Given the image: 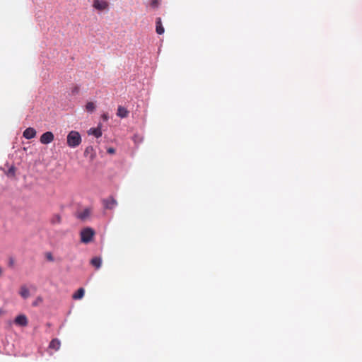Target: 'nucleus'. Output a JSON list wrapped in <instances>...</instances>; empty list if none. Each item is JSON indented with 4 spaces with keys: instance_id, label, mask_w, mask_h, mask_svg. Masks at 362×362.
Returning <instances> with one entry per match:
<instances>
[{
    "instance_id": "obj_2",
    "label": "nucleus",
    "mask_w": 362,
    "mask_h": 362,
    "mask_svg": "<svg viewBox=\"0 0 362 362\" xmlns=\"http://www.w3.org/2000/svg\"><path fill=\"white\" fill-rule=\"evenodd\" d=\"M95 235V231L91 228L87 227L83 228L81 233V241L83 243L88 244L93 240V238Z\"/></svg>"
},
{
    "instance_id": "obj_23",
    "label": "nucleus",
    "mask_w": 362,
    "mask_h": 362,
    "mask_svg": "<svg viewBox=\"0 0 362 362\" xmlns=\"http://www.w3.org/2000/svg\"><path fill=\"white\" fill-rule=\"evenodd\" d=\"M108 115L107 114L105 113L102 115V119L104 120V121H107L108 120Z\"/></svg>"
},
{
    "instance_id": "obj_5",
    "label": "nucleus",
    "mask_w": 362,
    "mask_h": 362,
    "mask_svg": "<svg viewBox=\"0 0 362 362\" xmlns=\"http://www.w3.org/2000/svg\"><path fill=\"white\" fill-rule=\"evenodd\" d=\"M15 323L19 326L25 327L28 324V318L25 315H19L15 319Z\"/></svg>"
},
{
    "instance_id": "obj_25",
    "label": "nucleus",
    "mask_w": 362,
    "mask_h": 362,
    "mask_svg": "<svg viewBox=\"0 0 362 362\" xmlns=\"http://www.w3.org/2000/svg\"><path fill=\"white\" fill-rule=\"evenodd\" d=\"M1 273H2V270H1V269L0 268V275L1 274Z\"/></svg>"
},
{
    "instance_id": "obj_10",
    "label": "nucleus",
    "mask_w": 362,
    "mask_h": 362,
    "mask_svg": "<svg viewBox=\"0 0 362 362\" xmlns=\"http://www.w3.org/2000/svg\"><path fill=\"white\" fill-rule=\"evenodd\" d=\"M88 134H92L95 136L96 138H99L102 136V131L100 127H98L97 128H90L88 132Z\"/></svg>"
},
{
    "instance_id": "obj_20",
    "label": "nucleus",
    "mask_w": 362,
    "mask_h": 362,
    "mask_svg": "<svg viewBox=\"0 0 362 362\" xmlns=\"http://www.w3.org/2000/svg\"><path fill=\"white\" fill-rule=\"evenodd\" d=\"M14 174H15V168H14L13 167H11V168L8 170L7 175H14Z\"/></svg>"
},
{
    "instance_id": "obj_16",
    "label": "nucleus",
    "mask_w": 362,
    "mask_h": 362,
    "mask_svg": "<svg viewBox=\"0 0 362 362\" xmlns=\"http://www.w3.org/2000/svg\"><path fill=\"white\" fill-rule=\"evenodd\" d=\"M95 109V105L93 102H88L86 105V110L88 112H92Z\"/></svg>"
},
{
    "instance_id": "obj_24",
    "label": "nucleus",
    "mask_w": 362,
    "mask_h": 362,
    "mask_svg": "<svg viewBox=\"0 0 362 362\" xmlns=\"http://www.w3.org/2000/svg\"><path fill=\"white\" fill-rule=\"evenodd\" d=\"M78 91H79V88H78V87H77V86H76V87L72 90V93H73L74 94H76V93H78Z\"/></svg>"
},
{
    "instance_id": "obj_3",
    "label": "nucleus",
    "mask_w": 362,
    "mask_h": 362,
    "mask_svg": "<svg viewBox=\"0 0 362 362\" xmlns=\"http://www.w3.org/2000/svg\"><path fill=\"white\" fill-rule=\"evenodd\" d=\"M93 7L98 11L109 10V2L106 0H93Z\"/></svg>"
},
{
    "instance_id": "obj_14",
    "label": "nucleus",
    "mask_w": 362,
    "mask_h": 362,
    "mask_svg": "<svg viewBox=\"0 0 362 362\" xmlns=\"http://www.w3.org/2000/svg\"><path fill=\"white\" fill-rule=\"evenodd\" d=\"M84 293L85 290L83 288H80L75 293H74L72 298L75 300L81 299L83 297Z\"/></svg>"
},
{
    "instance_id": "obj_7",
    "label": "nucleus",
    "mask_w": 362,
    "mask_h": 362,
    "mask_svg": "<svg viewBox=\"0 0 362 362\" xmlns=\"http://www.w3.org/2000/svg\"><path fill=\"white\" fill-rule=\"evenodd\" d=\"M23 135L25 139H30L35 136L36 131L33 127H28L23 132Z\"/></svg>"
},
{
    "instance_id": "obj_18",
    "label": "nucleus",
    "mask_w": 362,
    "mask_h": 362,
    "mask_svg": "<svg viewBox=\"0 0 362 362\" xmlns=\"http://www.w3.org/2000/svg\"><path fill=\"white\" fill-rule=\"evenodd\" d=\"M150 4L153 8H158L160 5V0H151Z\"/></svg>"
},
{
    "instance_id": "obj_19",
    "label": "nucleus",
    "mask_w": 362,
    "mask_h": 362,
    "mask_svg": "<svg viewBox=\"0 0 362 362\" xmlns=\"http://www.w3.org/2000/svg\"><path fill=\"white\" fill-rule=\"evenodd\" d=\"M42 302V298L39 296L36 298V300L33 303V306H37L40 303Z\"/></svg>"
},
{
    "instance_id": "obj_12",
    "label": "nucleus",
    "mask_w": 362,
    "mask_h": 362,
    "mask_svg": "<svg viewBox=\"0 0 362 362\" xmlns=\"http://www.w3.org/2000/svg\"><path fill=\"white\" fill-rule=\"evenodd\" d=\"M90 264L93 267H95L97 269H98L102 264V259L99 257H95L91 259Z\"/></svg>"
},
{
    "instance_id": "obj_9",
    "label": "nucleus",
    "mask_w": 362,
    "mask_h": 362,
    "mask_svg": "<svg viewBox=\"0 0 362 362\" xmlns=\"http://www.w3.org/2000/svg\"><path fill=\"white\" fill-rule=\"evenodd\" d=\"M156 33L158 34V35H162L164 33V28L162 25V22H161V18H156Z\"/></svg>"
},
{
    "instance_id": "obj_8",
    "label": "nucleus",
    "mask_w": 362,
    "mask_h": 362,
    "mask_svg": "<svg viewBox=\"0 0 362 362\" xmlns=\"http://www.w3.org/2000/svg\"><path fill=\"white\" fill-rule=\"evenodd\" d=\"M117 115L120 118L127 117L129 115V111L122 106H119L117 108Z\"/></svg>"
},
{
    "instance_id": "obj_11",
    "label": "nucleus",
    "mask_w": 362,
    "mask_h": 362,
    "mask_svg": "<svg viewBox=\"0 0 362 362\" xmlns=\"http://www.w3.org/2000/svg\"><path fill=\"white\" fill-rule=\"evenodd\" d=\"M61 343L59 339H54L51 341L49 345V348L54 349V351H58L60 348Z\"/></svg>"
},
{
    "instance_id": "obj_22",
    "label": "nucleus",
    "mask_w": 362,
    "mask_h": 362,
    "mask_svg": "<svg viewBox=\"0 0 362 362\" xmlns=\"http://www.w3.org/2000/svg\"><path fill=\"white\" fill-rule=\"evenodd\" d=\"M107 152L108 153L112 154V153H115V150L113 148H109L107 150Z\"/></svg>"
},
{
    "instance_id": "obj_15",
    "label": "nucleus",
    "mask_w": 362,
    "mask_h": 362,
    "mask_svg": "<svg viewBox=\"0 0 362 362\" xmlns=\"http://www.w3.org/2000/svg\"><path fill=\"white\" fill-rule=\"evenodd\" d=\"M90 213L91 211L89 209H86L79 214L78 218L81 220H85L90 215Z\"/></svg>"
},
{
    "instance_id": "obj_4",
    "label": "nucleus",
    "mask_w": 362,
    "mask_h": 362,
    "mask_svg": "<svg viewBox=\"0 0 362 362\" xmlns=\"http://www.w3.org/2000/svg\"><path fill=\"white\" fill-rule=\"evenodd\" d=\"M54 139V136L53 133L51 132H47L41 135L40 141L43 144H48L52 142Z\"/></svg>"
},
{
    "instance_id": "obj_6",
    "label": "nucleus",
    "mask_w": 362,
    "mask_h": 362,
    "mask_svg": "<svg viewBox=\"0 0 362 362\" xmlns=\"http://www.w3.org/2000/svg\"><path fill=\"white\" fill-rule=\"evenodd\" d=\"M103 204L106 209H112L117 206V202L113 197H109L103 201Z\"/></svg>"
},
{
    "instance_id": "obj_13",
    "label": "nucleus",
    "mask_w": 362,
    "mask_h": 362,
    "mask_svg": "<svg viewBox=\"0 0 362 362\" xmlns=\"http://www.w3.org/2000/svg\"><path fill=\"white\" fill-rule=\"evenodd\" d=\"M19 294L23 298H28L30 296V291L25 286H21L19 291Z\"/></svg>"
},
{
    "instance_id": "obj_21",
    "label": "nucleus",
    "mask_w": 362,
    "mask_h": 362,
    "mask_svg": "<svg viewBox=\"0 0 362 362\" xmlns=\"http://www.w3.org/2000/svg\"><path fill=\"white\" fill-rule=\"evenodd\" d=\"M47 259L48 260H49V261H53L54 260L53 257H52L51 253H47Z\"/></svg>"
},
{
    "instance_id": "obj_1",
    "label": "nucleus",
    "mask_w": 362,
    "mask_h": 362,
    "mask_svg": "<svg viewBox=\"0 0 362 362\" xmlns=\"http://www.w3.org/2000/svg\"><path fill=\"white\" fill-rule=\"evenodd\" d=\"M81 137L80 134L76 131H71L67 135V145L69 147L75 148L80 145Z\"/></svg>"
},
{
    "instance_id": "obj_17",
    "label": "nucleus",
    "mask_w": 362,
    "mask_h": 362,
    "mask_svg": "<svg viewBox=\"0 0 362 362\" xmlns=\"http://www.w3.org/2000/svg\"><path fill=\"white\" fill-rule=\"evenodd\" d=\"M62 218L59 214H55L51 219V223L52 224H59L61 223Z\"/></svg>"
}]
</instances>
